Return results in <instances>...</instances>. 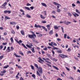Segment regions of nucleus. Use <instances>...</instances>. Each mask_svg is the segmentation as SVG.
<instances>
[{
    "label": "nucleus",
    "instance_id": "nucleus-1",
    "mask_svg": "<svg viewBox=\"0 0 80 80\" xmlns=\"http://www.w3.org/2000/svg\"><path fill=\"white\" fill-rule=\"evenodd\" d=\"M33 34L32 35H30L28 34V36L29 38H33L34 39H35L36 37H37V36H36V35H35V34L34 33V32H31Z\"/></svg>",
    "mask_w": 80,
    "mask_h": 80
},
{
    "label": "nucleus",
    "instance_id": "nucleus-2",
    "mask_svg": "<svg viewBox=\"0 0 80 80\" xmlns=\"http://www.w3.org/2000/svg\"><path fill=\"white\" fill-rule=\"evenodd\" d=\"M59 57H61L62 58H66V57H67V56L63 54H59Z\"/></svg>",
    "mask_w": 80,
    "mask_h": 80
},
{
    "label": "nucleus",
    "instance_id": "nucleus-3",
    "mask_svg": "<svg viewBox=\"0 0 80 80\" xmlns=\"http://www.w3.org/2000/svg\"><path fill=\"white\" fill-rule=\"evenodd\" d=\"M38 71L39 73H41V74H42V68L41 67L39 68L38 69Z\"/></svg>",
    "mask_w": 80,
    "mask_h": 80
},
{
    "label": "nucleus",
    "instance_id": "nucleus-4",
    "mask_svg": "<svg viewBox=\"0 0 80 80\" xmlns=\"http://www.w3.org/2000/svg\"><path fill=\"white\" fill-rule=\"evenodd\" d=\"M38 59L39 60H38V62H39V63H42V62H44V61H43V60L42 59V58H41L40 57H39Z\"/></svg>",
    "mask_w": 80,
    "mask_h": 80
},
{
    "label": "nucleus",
    "instance_id": "nucleus-5",
    "mask_svg": "<svg viewBox=\"0 0 80 80\" xmlns=\"http://www.w3.org/2000/svg\"><path fill=\"white\" fill-rule=\"evenodd\" d=\"M34 27H36V28H38V27H39V28H42V26H40L39 25H37V24H35Z\"/></svg>",
    "mask_w": 80,
    "mask_h": 80
},
{
    "label": "nucleus",
    "instance_id": "nucleus-6",
    "mask_svg": "<svg viewBox=\"0 0 80 80\" xmlns=\"http://www.w3.org/2000/svg\"><path fill=\"white\" fill-rule=\"evenodd\" d=\"M26 46L27 47H28V48H32V47L33 46L32 45V43H30L29 45H26Z\"/></svg>",
    "mask_w": 80,
    "mask_h": 80
},
{
    "label": "nucleus",
    "instance_id": "nucleus-7",
    "mask_svg": "<svg viewBox=\"0 0 80 80\" xmlns=\"http://www.w3.org/2000/svg\"><path fill=\"white\" fill-rule=\"evenodd\" d=\"M53 4H54V5H58L59 6H60V7H61V5H60V4H58L57 2H53Z\"/></svg>",
    "mask_w": 80,
    "mask_h": 80
},
{
    "label": "nucleus",
    "instance_id": "nucleus-8",
    "mask_svg": "<svg viewBox=\"0 0 80 80\" xmlns=\"http://www.w3.org/2000/svg\"><path fill=\"white\" fill-rule=\"evenodd\" d=\"M63 23H65V24H66V25H68V24L71 23V22H67L66 21H64Z\"/></svg>",
    "mask_w": 80,
    "mask_h": 80
},
{
    "label": "nucleus",
    "instance_id": "nucleus-9",
    "mask_svg": "<svg viewBox=\"0 0 80 80\" xmlns=\"http://www.w3.org/2000/svg\"><path fill=\"white\" fill-rule=\"evenodd\" d=\"M74 13L75 14L73 13H72V14L75 17H77V16L78 17L79 16V15L77 13Z\"/></svg>",
    "mask_w": 80,
    "mask_h": 80
},
{
    "label": "nucleus",
    "instance_id": "nucleus-10",
    "mask_svg": "<svg viewBox=\"0 0 80 80\" xmlns=\"http://www.w3.org/2000/svg\"><path fill=\"white\" fill-rule=\"evenodd\" d=\"M16 42H17L19 44V45H20V43H22V40H19V42L17 40L16 41Z\"/></svg>",
    "mask_w": 80,
    "mask_h": 80
},
{
    "label": "nucleus",
    "instance_id": "nucleus-11",
    "mask_svg": "<svg viewBox=\"0 0 80 80\" xmlns=\"http://www.w3.org/2000/svg\"><path fill=\"white\" fill-rule=\"evenodd\" d=\"M21 33L22 35H25V32L23 30H22L21 31Z\"/></svg>",
    "mask_w": 80,
    "mask_h": 80
},
{
    "label": "nucleus",
    "instance_id": "nucleus-12",
    "mask_svg": "<svg viewBox=\"0 0 80 80\" xmlns=\"http://www.w3.org/2000/svg\"><path fill=\"white\" fill-rule=\"evenodd\" d=\"M31 50H32V51L33 53H35V50H34V48H31Z\"/></svg>",
    "mask_w": 80,
    "mask_h": 80
},
{
    "label": "nucleus",
    "instance_id": "nucleus-13",
    "mask_svg": "<svg viewBox=\"0 0 80 80\" xmlns=\"http://www.w3.org/2000/svg\"><path fill=\"white\" fill-rule=\"evenodd\" d=\"M10 24H11V25H16L17 23L15 22H10Z\"/></svg>",
    "mask_w": 80,
    "mask_h": 80
},
{
    "label": "nucleus",
    "instance_id": "nucleus-14",
    "mask_svg": "<svg viewBox=\"0 0 80 80\" xmlns=\"http://www.w3.org/2000/svg\"><path fill=\"white\" fill-rule=\"evenodd\" d=\"M46 27L48 30H50V25H47Z\"/></svg>",
    "mask_w": 80,
    "mask_h": 80
},
{
    "label": "nucleus",
    "instance_id": "nucleus-15",
    "mask_svg": "<svg viewBox=\"0 0 80 80\" xmlns=\"http://www.w3.org/2000/svg\"><path fill=\"white\" fill-rule=\"evenodd\" d=\"M40 17L42 19H45V17L43 16L42 15H40Z\"/></svg>",
    "mask_w": 80,
    "mask_h": 80
},
{
    "label": "nucleus",
    "instance_id": "nucleus-16",
    "mask_svg": "<svg viewBox=\"0 0 80 80\" xmlns=\"http://www.w3.org/2000/svg\"><path fill=\"white\" fill-rule=\"evenodd\" d=\"M53 67L55 68V69H56V70H58L59 69L58 68H57V67L54 66H52Z\"/></svg>",
    "mask_w": 80,
    "mask_h": 80
},
{
    "label": "nucleus",
    "instance_id": "nucleus-17",
    "mask_svg": "<svg viewBox=\"0 0 80 80\" xmlns=\"http://www.w3.org/2000/svg\"><path fill=\"white\" fill-rule=\"evenodd\" d=\"M41 4L43 6H44V7H47V5H46V4H45V3H42Z\"/></svg>",
    "mask_w": 80,
    "mask_h": 80
},
{
    "label": "nucleus",
    "instance_id": "nucleus-18",
    "mask_svg": "<svg viewBox=\"0 0 80 80\" xmlns=\"http://www.w3.org/2000/svg\"><path fill=\"white\" fill-rule=\"evenodd\" d=\"M53 30H51L49 32V35H52L53 34Z\"/></svg>",
    "mask_w": 80,
    "mask_h": 80
},
{
    "label": "nucleus",
    "instance_id": "nucleus-19",
    "mask_svg": "<svg viewBox=\"0 0 80 80\" xmlns=\"http://www.w3.org/2000/svg\"><path fill=\"white\" fill-rule=\"evenodd\" d=\"M26 17L28 18H31V16L30 15H29L28 14H26Z\"/></svg>",
    "mask_w": 80,
    "mask_h": 80
},
{
    "label": "nucleus",
    "instance_id": "nucleus-20",
    "mask_svg": "<svg viewBox=\"0 0 80 80\" xmlns=\"http://www.w3.org/2000/svg\"><path fill=\"white\" fill-rule=\"evenodd\" d=\"M5 19L6 20H7L8 19V20H10V18L9 17H8V16H5Z\"/></svg>",
    "mask_w": 80,
    "mask_h": 80
},
{
    "label": "nucleus",
    "instance_id": "nucleus-21",
    "mask_svg": "<svg viewBox=\"0 0 80 80\" xmlns=\"http://www.w3.org/2000/svg\"><path fill=\"white\" fill-rule=\"evenodd\" d=\"M51 44H52V45H55V46H57V44H56V43H55L53 42H51Z\"/></svg>",
    "mask_w": 80,
    "mask_h": 80
},
{
    "label": "nucleus",
    "instance_id": "nucleus-22",
    "mask_svg": "<svg viewBox=\"0 0 80 80\" xmlns=\"http://www.w3.org/2000/svg\"><path fill=\"white\" fill-rule=\"evenodd\" d=\"M22 46H23V47L25 48H26V49H27V48L26 47V46H25V45L24 44L22 43Z\"/></svg>",
    "mask_w": 80,
    "mask_h": 80
},
{
    "label": "nucleus",
    "instance_id": "nucleus-23",
    "mask_svg": "<svg viewBox=\"0 0 80 80\" xmlns=\"http://www.w3.org/2000/svg\"><path fill=\"white\" fill-rule=\"evenodd\" d=\"M16 67H18V68H20V69L22 68V67H20V66H18V65H17V64H16Z\"/></svg>",
    "mask_w": 80,
    "mask_h": 80
},
{
    "label": "nucleus",
    "instance_id": "nucleus-24",
    "mask_svg": "<svg viewBox=\"0 0 80 80\" xmlns=\"http://www.w3.org/2000/svg\"><path fill=\"white\" fill-rule=\"evenodd\" d=\"M25 9H26V10H30V9L28 7H25Z\"/></svg>",
    "mask_w": 80,
    "mask_h": 80
},
{
    "label": "nucleus",
    "instance_id": "nucleus-25",
    "mask_svg": "<svg viewBox=\"0 0 80 80\" xmlns=\"http://www.w3.org/2000/svg\"><path fill=\"white\" fill-rule=\"evenodd\" d=\"M7 51L8 52H10V47H8L7 49Z\"/></svg>",
    "mask_w": 80,
    "mask_h": 80
},
{
    "label": "nucleus",
    "instance_id": "nucleus-26",
    "mask_svg": "<svg viewBox=\"0 0 80 80\" xmlns=\"http://www.w3.org/2000/svg\"><path fill=\"white\" fill-rule=\"evenodd\" d=\"M76 12L77 13H78L79 14H80V12L78 11V10L77 9H76Z\"/></svg>",
    "mask_w": 80,
    "mask_h": 80
},
{
    "label": "nucleus",
    "instance_id": "nucleus-27",
    "mask_svg": "<svg viewBox=\"0 0 80 80\" xmlns=\"http://www.w3.org/2000/svg\"><path fill=\"white\" fill-rule=\"evenodd\" d=\"M11 40L12 43H13V38H11Z\"/></svg>",
    "mask_w": 80,
    "mask_h": 80
},
{
    "label": "nucleus",
    "instance_id": "nucleus-28",
    "mask_svg": "<svg viewBox=\"0 0 80 80\" xmlns=\"http://www.w3.org/2000/svg\"><path fill=\"white\" fill-rule=\"evenodd\" d=\"M52 49L53 50H58V48H56V47H53Z\"/></svg>",
    "mask_w": 80,
    "mask_h": 80
},
{
    "label": "nucleus",
    "instance_id": "nucleus-29",
    "mask_svg": "<svg viewBox=\"0 0 80 80\" xmlns=\"http://www.w3.org/2000/svg\"><path fill=\"white\" fill-rule=\"evenodd\" d=\"M54 28L55 29H58V28L57 26H54Z\"/></svg>",
    "mask_w": 80,
    "mask_h": 80
},
{
    "label": "nucleus",
    "instance_id": "nucleus-30",
    "mask_svg": "<svg viewBox=\"0 0 80 80\" xmlns=\"http://www.w3.org/2000/svg\"><path fill=\"white\" fill-rule=\"evenodd\" d=\"M4 56L3 55H2L0 56V60H2Z\"/></svg>",
    "mask_w": 80,
    "mask_h": 80
},
{
    "label": "nucleus",
    "instance_id": "nucleus-31",
    "mask_svg": "<svg viewBox=\"0 0 80 80\" xmlns=\"http://www.w3.org/2000/svg\"><path fill=\"white\" fill-rule=\"evenodd\" d=\"M57 12H61V10L60 9H58L57 10Z\"/></svg>",
    "mask_w": 80,
    "mask_h": 80
},
{
    "label": "nucleus",
    "instance_id": "nucleus-32",
    "mask_svg": "<svg viewBox=\"0 0 80 80\" xmlns=\"http://www.w3.org/2000/svg\"><path fill=\"white\" fill-rule=\"evenodd\" d=\"M14 55H15L16 57H19V56L17 55V54H16V53H14Z\"/></svg>",
    "mask_w": 80,
    "mask_h": 80
},
{
    "label": "nucleus",
    "instance_id": "nucleus-33",
    "mask_svg": "<svg viewBox=\"0 0 80 80\" xmlns=\"http://www.w3.org/2000/svg\"><path fill=\"white\" fill-rule=\"evenodd\" d=\"M34 65H35V67H36L37 68H38V65H37V64L36 63H35Z\"/></svg>",
    "mask_w": 80,
    "mask_h": 80
},
{
    "label": "nucleus",
    "instance_id": "nucleus-34",
    "mask_svg": "<svg viewBox=\"0 0 80 80\" xmlns=\"http://www.w3.org/2000/svg\"><path fill=\"white\" fill-rule=\"evenodd\" d=\"M19 54H20L22 55H23V52H19Z\"/></svg>",
    "mask_w": 80,
    "mask_h": 80
},
{
    "label": "nucleus",
    "instance_id": "nucleus-35",
    "mask_svg": "<svg viewBox=\"0 0 80 80\" xmlns=\"http://www.w3.org/2000/svg\"><path fill=\"white\" fill-rule=\"evenodd\" d=\"M6 71L5 70H4L3 71H2L1 72V73H6Z\"/></svg>",
    "mask_w": 80,
    "mask_h": 80
},
{
    "label": "nucleus",
    "instance_id": "nucleus-36",
    "mask_svg": "<svg viewBox=\"0 0 80 80\" xmlns=\"http://www.w3.org/2000/svg\"><path fill=\"white\" fill-rule=\"evenodd\" d=\"M9 67V66H8V65H7V66H4L3 67V68H8V67Z\"/></svg>",
    "mask_w": 80,
    "mask_h": 80
},
{
    "label": "nucleus",
    "instance_id": "nucleus-37",
    "mask_svg": "<svg viewBox=\"0 0 80 80\" xmlns=\"http://www.w3.org/2000/svg\"><path fill=\"white\" fill-rule=\"evenodd\" d=\"M32 77L34 78H35V74H33L32 75Z\"/></svg>",
    "mask_w": 80,
    "mask_h": 80
},
{
    "label": "nucleus",
    "instance_id": "nucleus-38",
    "mask_svg": "<svg viewBox=\"0 0 80 80\" xmlns=\"http://www.w3.org/2000/svg\"><path fill=\"white\" fill-rule=\"evenodd\" d=\"M37 74L38 75V76H40V74L38 71H37Z\"/></svg>",
    "mask_w": 80,
    "mask_h": 80
},
{
    "label": "nucleus",
    "instance_id": "nucleus-39",
    "mask_svg": "<svg viewBox=\"0 0 80 80\" xmlns=\"http://www.w3.org/2000/svg\"><path fill=\"white\" fill-rule=\"evenodd\" d=\"M31 68H32V70H34V67H33V66L31 65Z\"/></svg>",
    "mask_w": 80,
    "mask_h": 80
},
{
    "label": "nucleus",
    "instance_id": "nucleus-40",
    "mask_svg": "<svg viewBox=\"0 0 80 80\" xmlns=\"http://www.w3.org/2000/svg\"><path fill=\"white\" fill-rule=\"evenodd\" d=\"M7 13H8L9 14H10L11 13V11H7Z\"/></svg>",
    "mask_w": 80,
    "mask_h": 80
},
{
    "label": "nucleus",
    "instance_id": "nucleus-41",
    "mask_svg": "<svg viewBox=\"0 0 80 80\" xmlns=\"http://www.w3.org/2000/svg\"><path fill=\"white\" fill-rule=\"evenodd\" d=\"M74 58L77 61H78V58L74 57Z\"/></svg>",
    "mask_w": 80,
    "mask_h": 80
},
{
    "label": "nucleus",
    "instance_id": "nucleus-42",
    "mask_svg": "<svg viewBox=\"0 0 80 80\" xmlns=\"http://www.w3.org/2000/svg\"><path fill=\"white\" fill-rule=\"evenodd\" d=\"M67 36V34H64V38H66V37Z\"/></svg>",
    "mask_w": 80,
    "mask_h": 80
},
{
    "label": "nucleus",
    "instance_id": "nucleus-43",
    "mask_svg": "<svg viewBox=\"0 0 80 80\" xmlns=\"http://www.w3.org/2000/svg\"><path fill=\"white\" fill-rule=\"evenodd\" d=\"M48 45H50V46H52V47H53V46L52 45L51 43H49Z\"/></svg>",
    "mask_w": 80,
    "mask_h": 80
},
{
    "label": "nucleus",
    "instance_id": "nucleus-44",
    "mask_svg": "<svg viewBox=\"0 0 80 80\" xmlns=\"http://www.w3.org/2000/svg\"><path fill=\"white\" fill-rule=\"evenodd\" d=\"M52 54H53V55L55 54V52H54V51H53V50H52Z\"/></svg>",
    "mask_w": 80,
    "mask_h": 80
},
{
    "label": "nucleus",
    "instance_id": "nucleus-45",
    "mask_svg": "<svg viewBox=\"0 0 80 80\" xmlns=\"http://www.w3.org/2000/svg\"><path fill=\"white\" fill-rule=\"evenodd\" d=\"M42 34H39L38 37H42Z\"/></svg>",
    "mask_w": 80,
    "mask_h": 80
},
{
    "label": "nucleus",
    "instance_id": "nucleus-46",
    "mask_svg": "<svg viewBox=\"0 0 80 80\" xmlns=\"http://www.w3.org/2000/svg\"><path fill=\"white\" fill-rule=\"evenodd\" d=\"M44 15H47V11H44Z\"/></svg>",
    "mask_w": 80,
    "mask_h": 80
},
{
    "label": "nucleus",
    "instance_id": "nucleus-47",
    "mask_svg": "<svg viewBox=\"0 0 80 80\" xmlns=\"http://www.w3.org/2000/svg\"><path fill=\"white\" fill-rule=\"evenodd\" d=\"M30 8L31 9V10H33V9L34 8V7H33L32 6L30 7Z\"/></svg>",
    "mask_w": 80,
    "mask_h": 80
},
{
    "label": "nucleus",
    "instance_id": "nucleus-48",
    "mask_svg": "<svg viewBox=\"0 0 80 80\" xmlns=\"http://www.w3.org/2000/svg\"><path fill=\"white\" fill-rule=\"evenodd\" d=\"M42 27V28H43L44 30H45L46 28H45V27L44 26H41V28Z\"/></svg>",
    "mask_w": 80,
    "mask_h": 80
},
{
    "label": "nucleus",
    "instance_id": "nucleus-49",
    "mask_svg": "<svg viewBox=\"0 0 80 80\" xmlns=\"http://www.w3.org/2000/svg\"><path fill=\"white\" fill-rule=\"evenodd\" d=\"M66 68L67 70H68V71H70V69L68 68L67 67H66Z\"/></svg>",
    "mask_w": 80,
    "mask_h": 80
},
{
    "label": "nucleus",
    "instance_id": "nucleus-50",
    "mask_svg": "<svg viewBox=\"0 0 80 80\" xmlns=\"http://www.w3.org/2000/svg\"><path fill=\"white\" fill-rule=\"evenodd\" d=\"M72 7H76V5L74 3H72Z\"/></svg>",
    "mask_w": 80,
    "mask_h": 80
},
{
    "label": "nucleus",
    "instance_id": "nucleus-51",
    "mask_svg": "<svg viewBox=\"0 0 80 80\" xmlns=\"http://www.w3.org/2000/svg\"><path fill=\"white\" fill-rule=\"evenodd\" d=\"M11 32H12V33H13V34H14L15 31H14L12 30V31Z\"/></svg>",
    "mask_w": 80,
    "mask_h": 80
},
{
    "label": "nucleus",
    "instance_id": "nucleus-52",
    "mask_svg": "<svg viewBox=\"0 0 80 80\" xmlns=\"http://www.w3.org/2000/svg\"><path fill=\"white\" fill-rule=\"evenodd\" d=\"M42 23H47V22L46 21H42Z\"/></svg>",
    "mask_w": 80,
    "mask_h": 80
},
{
    "label": "nucleus",
    "instance_id": "nucleus-53",
    "mask_svg": "<svg viewBox=\"0 0 80 80\" xmlns=\"http://www.w3.org/2000/svg\"><path fill=\"white\" fill-rule=\"evenodd\" d=\"M68 14L70 17H72V14L70 13H68Z\"/></svg>",
    "mask_w": 80,
    "mask_h": 80
},
{
    "label": "nucleus",
    "instance_id": "nucleus-54",
    "mask_svg": "<svg viewBox=\"0 0 80 80\" xmlns=\"http://www.w3.org/2000/svg\"><path fill=\"white\" fill-rule=\"evenodd\" d=\"M27 6H31V4H29V3H28L27 4Z\"/></svg>",
    "mask_w": 80,
    "mask_h": 80
},
{
    "label": "nucleus",
    "instance_id": "nucleus-55",
    "mask_svg": "<svg viewBox=\"0 0 80 80\" xmlns=\"http://www.w3.org/2000/svg\"><path fill=\"white\" fill-rule=\"evenodd\" d=\"M58 52L59 53H62V52H61L60 51H58Z\"/></svg>",
    "mask_w": 80,
    "mask_h": 80
},
{
    "label": "nucleus",
    "instance_id": "nucleus-56",
    "mask_svg": "<svg viewBox=\"0 0 80 80\" xmlns=\"http://www.w3.org/2000/svg\"><path fill=\"white\" fill-rule=\"evenodd\" d=\"M42 54H45V52H44V51H42Z\"/></svg>",
    "mask_w": 80,
    "mask_h": 80
},
{
    "label": "nucleus",
    "instance_id": "nucleus-57",
    "mask_svg": "<svg viewBox=\"0 0 80 80\" xmlns=\"http://www.w3.org/2000/svg\"><path fill=\"white\" fill-rule=\"evenodd\" d=\"M3 46H2V45L0 46V48H1V49L3 48Z\"/></svg>",
    "mask_w": 80,
    "mask_h": 80
},
{
    "label": "nucleus",
    "instance_id": "nucleus-58",
    "mask_svg": "<svg viewBox=\"0 0 80 80\" xmlns=\"http://www.w3.org/2000/svg\"><path fill=\"white\" fill-rule=\"evenodd\" d=\"M4 35H7V32H4Z\"/></svg>",
    "mask_w": 80,
    "mask_h": 80
},
{
    "label": "nucleus",
    "instance_id": "nucleus-59",
    "mask_svg": "<svg viewBox=\"0 0 80 80\" xmlns=\"http://www.w3.org/2000/svg\"><path fill=\"white\" fill-rule=\"evenodd\" d=\"M43 50H47V48H43Z\"/></svg>",
    "mask_w": 80,
    "mask_h": 80
},
{
    "label": "nucleus",
    "instance_id": "nucleus-60",
    "mask_svg": "<svg viewBox=\"0 0 80 80\" xmlns=\"http://www.w3.org/2000/svg\"><path fill=\"white\" fill-rule=\"evenodd\" d=\"M4 13H7V10L4 11Z\"/></svg>",
    "mask_w": 80,
    "mask_h": 80
},
{
    "label": "nucleus",
    "instance_id": "nucleus-61",
    "mask_svg": "<svg viewBox=\"0 0 80 80\" xmlns=\"http://www.w3.org/2000/svg\"><path fill=\"white\" fill-rule=\"evenodd\" d=\"M31 53V51H28V54L29 53Z\"/></svg>",
    "mask_w": 80,
    "mask_h": 80
},
{
    "label": "nucleus",
    "instance_id": "nucleus-62",
    "mask_svg": "<svg viewBox=\"0 0 80 80\" xmlns=\"http://www.w3.org/2000/svg\"><path fill=\"white\" fill-rule=\"evenodd\" d=\"M57 40H58V41H61V39H59V38H57Z\"/></svg>",
    "mask_w": 80,
    "mask_h": 80
},
{
    "label": "nucleus",
    "instance_id": "nucleus-63",
    "mask_svg": "<svg viewBox=\"0 0 80 80\" xmlns=\"http://www.w3.org/2000/svg\"><path fill=\"white\" fill-rule=\"evenodd\" d=\"M11 50H13V47H11Z\"/></svg>",
    "mask_w": 80,
    "mask_h": 80
},
{
    "label": "nucleus",
    "instance_id": "nucleus-64",
    "mask_svg": "<svg viewBox=\"0 0 80 80\" xmlns=\"http://www.w3.org/2000/svg\"><path fill=\"white\" fill-rule=\"evenodd\" d=\"M57 80H62V79L59 78H58Z\"/></svg>",
    "mask_w": 80,
    "mask_h": 80
}]
</instances>
